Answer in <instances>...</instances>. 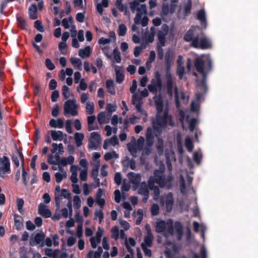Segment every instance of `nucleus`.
<instances>
[{"instance_id":"nucleus-1","label":"nucleus","mask_w":258,"mask_h":258,"mask_svg":"<svg viewBox=\"0 0 258 258\" xmlns=\"http://www.w3.org/2000/svg\"><path fill=\"white\" fill-rule=\"evenodd\" d=\"M157 113L156 121L153 123L154 129L159 133H161L163 128L167 127L168 123L171 126L174 125L172 120V116L169 114V110L167 108L163 111V102L161 95H159L155 100Z\"/></svg>"},{"instance_id":"nucleus-2","label":"nucleus","mask_w":258,"mask_h":258,"mask_svg":"<svg viewBox=\"0 0 258 258\" xmlns=\"http://www.w3.org/2000/svg\"><path fill=\"white\" fill-rule=\"evenodd\" d=\"M194 65L197 71L203 76V79L201 80V86L205 93L208 91V86L206 84L207 73L204 69V61L202 58L198 57L195 59Z\"/></svg>"},{"instance_id":"nucleus-3","label":"nucleus","mask_w":258,"mask_h":258,"mask_svg":"<svg viewBox=\"0 0 258 258\" xmlns=\"http://www.w3.org/2000/svg\"><path fill=\"white\" fill-rule=\"evenodd\" d=\"M154 175L151 176L148 180V183L151 184V181H153L154 184L157 183L160 187H163L166 184L165 176L162 172L158 169H156L153 173Z\"/></svg>"},{"instance_id":"nucleus-4","label":"nucleus","mask_w":258,"mask_h":258,"mask_svg":"<svg viewBox=\"0 0 258 258\" xmlns=\"http://www.w3.org/2000/svg\"><path fill=\"white\" fill-rule=\"evenodd\" d=\"M192 47L196 48L206 49L212 47V45L209 39L204 37L199 39V35L195 36V38L191 43Z\"/></svg>"},{"instance_id":"nucleus-5","label":"nucleus","mask_w":258,"mask_h":258,"mask_svg":"<svg viewBox=\"0 0 258 258\" xmlns=\"http://www.w3.org/2000/svg\"><path fill=\"white\" fill-rule=\"evenodd\" d=\"M78 105L75 99H69L64 104V114L67 116L68 114H71L73 116H76L78 114L77 111Z\"/></svg>"},{"instance_id":"nucleus-6","label":"nucleus","mask_w":258,"mask_h":258,"mask_svg":"<svg viewBox=\"0 0 258 258\" xmlns=\"http://www.w3.org/2000/svg\"><path fill=\"white\" fill-rule=\"evenodd\" d=\"M10 161L7 156L0 157V177L5 178L6 174H10L11 172L10 168Z\"/></svg>"},{"instance_id":"nucleus-7","label":"nucleus","mask_w":258,"mask_h":258,"mask_svg":"<svg viewBox=\"0 0 258 258\" xmlns=\"http://www.w3.org/2000/svg\"><path fill=\"white\" fill-rule=\"evenodd\" d=\"M160 203L162 206L165 205L167 212H170L173 209L174 204L173 196L172 192H168L165 197H161Z\"/></svg>"},{"instance_id":"nucleus-8","label":"nucleus","mask_w":258,"mask_h":258,"mask_svg":"<svg viewBox=\"0 0 258 258\" xmlns=\"http://www.w3.org/2000/svg\"><path fill=\"white\" fill-rule=\"evenodd\" d=\"M169 32V27L167 24H163L160 30L157 32L158 42L157 45L165 46L166 37Z\"/></svg>"},{"instance_id":"nucleus-9","label":"nucleus","mask_w":258,"mask_h":258,"mask_svg":"<svg viewBox=\"0 0 258 258\" xmlns=\"http://www.w3.org/2000/svg\"><path fill=\"white\" fill-rule=\"evenodd\" d=\"M45 235L43 232L37 233L35 234L33 239H30L29 243L30 245L33 246L36 244H40V246L42 247L45 246Z\"/></svg>"},{"instance_id":"nucleus-10","label":"nucleus","mask_w":258,"mask_h":258,"mask_svg":"<svg viewBox=\"0 0 258 258\" xmlns=\"http://www.w3.org/2000/svg\"><path fill=\"white\" fill-rule=\"evenodd\" d=\"M173 61V55L170 50L165 53V62L166 65V75L171 74L170 72L171 66Z\"/></svg>"},{"instance_id":"nucleus-11","label":"nucleus","mask_w":258,"mask_h":258,"mask_svg":"<svg viewBox=\"0 0 258 258\" xmlns=\"http://www.w3.org/2000/svg\"><path fill=\"white\" fill-rule=\"evenodd\" d=\"M39 214L44 218L51 217L52 214L50 210L47 208V206L43 203H40L38 206Z\"/></svg>"},{"instance_id":"nucleus-12","label":"nucleus","mask_w":258,"mask_h":258,"mask_svg":"<svg viewBox=\"0 0 258 258\" xmlns=\"http://www.w3.org/2000/svg\"><path fill=\"white\" fill-rule=\"evenodd\" d=\"M167 92L170 97H172L173 95V80L171 74L166 75Z\"/></svg>"},{"instance_id":"nucleus-13","label":"nucleus","mask_w":258,"mask_h":258,"mask_svg":"<svg viewBox=\"0 0 258 258\" xmlns=\"http://www.w3.org/2000/svg\"><path fill=\"white\" fill-rule=\"evenodd\" d=\"M146 137L147 144L149 146H152L154 143V136L153 130L151 127H148L147 128Z\"/></svg>"},{"instance_id":"nucleus-14","label":"nucleus","mask_w":258,"mask_h":258,"mask_svg":"<svg viewBox=\"0 0 258 258\" xmlns=\"http://www.w3.org/2000/svg\"><path fill=\"white\" fill-rule=\"evenodd\" d=\"M49 132L51 134V137L53 141H61L63 139L64 134L61 131L51 130Z\"/></svg>"},{"instance_id":"nucleus-15","label":"nucleus","mask_w":258,"mask_h":258,"mask_svg":"<svg viewBox=\"0 0 258 258\" xmlns=\"http://www.w3.org/2000/svg\"><path fill=\"white\" fill-rule=\"evenodd\" d=\"M122 67H115V71L116 75V81L119 84H121L124 80V75L121 70Z\"/></svg>"},{"instance_id":"nucleus-16","label":"nucleus","mask_w":258,"mask_h":258,"mask_svg":"<svg viewBox=\"0 0 258 258\" xmlns=\"http://www.w3.org/2000/svg\"><path fill=\"white\" fill-rule=\"evenodd\" d=\"M127 177L131 182L135 184H139L141 180V177L139 174H136L133 172H129Z\"/></svg>"},{"instance_id":"nucleus-17","label":"nucleus","mask_w":258,"mask_h":258,"mask_svg":"<svg viewBox=\"0 0 258 258\" xmlns=\"http://www.w3.org/2000/svg\"><path fill=\"white\" fill-rule=\"evenodd\" d=\"M155 79H153L151 83L153 85H154L155 86L158 88V89H161L162 86V83L161 76L158 71H157L155 73Z\"/></svg>"},{"instance_id":"nucleus-18","label":"nucleus","mask_w":258,"mask_h":258,"mask_svg":"<svg viewBox=\"0 0 258 258\" xmlns=\"http://www.w3.org/2000/svg\"><path fill=\"white\" fill-rule=\"evenodd\" d=\"M29 16L31 20H35L38 18L37 9L36 4H32L29 8Z\"/></svg>"},{"instance_id":"nucleus-19","label":"nucleus","mask_w":258,"mask_h":258,"mask_svg":"<svg viewBox=\"0 0 258 258\" xmlns=\"http://www.w3.org/2000/svg\"><path fill=\"white\" fill-rule=\"evenodd\" d=\"M49 125L54 128H61L63 126V122L61 118H58L57 120L55 119H51L49 121Z\"/></svg>"},{"instance_id":"nucleus-20","label":"nucleus","mask_w":258,"mask_h":258,"mask_svg":"<svg viewBox=\"0 0 258 258\" xmlns=\"http://www.w3.org/2000/svg\"><path fill=\"white\" fill-rule=\"evenodd\" d=\"M166 229V223L164 220H160L156 222L155 225L156 231L157 233L164 232Z\"/></svg>"},{"instance_id":"nucleus-21","label":"nucleus","mask_w":258,"mask_h":258,"mask_svg":"<svg viewBox=\"0 0 258 258\" xmlns=\"http://www.w3.org/2000/svg\"><path fill=\"white\" fill-rule=\"evenodd\" d=\"M91 53V49L90 46H86L84 49H80L79 51V55L82 58L88 57Z\"/></svg>"},{"instance_id":"nucleus-22","label":"nucleus","mask_w":258,"mask_h":258,"mask_svg":"<svg viewBox=\"0 0 258 258\" xmlns=\"http://www.w3.org/2000/svg\"><path fill=\"white\" fill-rule=\"evenodd\" d=\"M149 184H147L145 182H141L139 186L138 193L140 195L149 194Z\"/></svg>"},{"instance_id":"nucleus-23","label":"nucleus","mask_w":258,"mask_h":258,"mask_svg":"<svg viewBox=\"0 0 258 258\" xmlns=\"http://www.w3.org/2000/svg\"><path fill=\"white\" fill-rule=\"evenodd\" d=\"M106 87L109 93H110L111 95L115 94V89L114 87V83L112 80L109 79L106 81Z\"/></svg>"},{"instance_id":"nucleus-24","label":"nucleus","mask_w":258,"mask_h":258,"mask_svg":"<svg viewBox=\"0 0 258 258\" xmlns=\"http://www.w3.org/2000/svg\"><path fill=\"white\" fill-rule=\"evenodd\" d=\"M195 36L194 37V30L190 29H189L184 35L183 39L186 42H192L195 39Z\"/></svg>"},{"instance_id":"nucleus-25","label":"nucleus","mask_w":258,"mask_h":258,"mask_svg":"<svg viewBox=\"0 0 258 258\" xmlns=\"http://www.w3.org/2000/svg\"><path fill=\"white\" fill-rule=\"evenodd\" d=\"M15 226L16 229L19 230L23 226V218L21 216L15 215L14 217Z\"/></svg>"},{"instance_id":"nucleus-26","label":"nucleus","mask_w":258,"mask_h":258,"mask_svg":"<svg viewBox=\"0 0 258 258\" xmlns=\"http://www.w3.org/2000/svg\"><path fill=\"white\" fill-rule=\"evenodd\" d=\"M84 139V135L82 133H76L75 134V140L76 146L80 147L82 145V141Z\"/></svg>"},{"instance_id":"nucleus-27","label":"nucleus","mask_w":258,"mask_h":258,"mask_svg":"<svg viewBox=\"0 0 258 258\" xmlns=\"http://www.w3.org/2000/svg\"><path fill=\"white\" fill-rule=\"evenodd\" d=\"M150 189L154 191V199H157L160 195V190L158 186L154 184L153 181H151V184H149Z\"/></svg>"},{"instance_id":"nucleus-28","label":"nucleus","mask_w":258,"mask_h":258,"mask_svg":"<svg viewBox=\"0 0 258 258\" xmlns=\"http://www.w3.org/2000/svg\"><path fill=\"white\" fill-rule=\"evenodd\" d=\"M197 18L200 21L202 24L206 23V14L204 10H200L198 12Z\"/></svg>"},{"instance_id":"nucleus-29","label":"nucleus","mask_w":258,"mask_h":258,"mask_svg":"<svg viewBox=\"0 0 258 258\" xmlns=\"http://www.w3.org/2000/svg\"><path fill=\"white\" fill-rule=\"evenodd\" d=\"M96 117L94 115L89 116L87 118V122H88V130L89 131H91L94 130H95L96 128L94 127L92 124L95 120Z\"/></svg>"},{"instance_id":"nucleus-30","label":"nucleus","mask_w":258,"mask_h":258,"mask_svg":"<svg viewBox=\"0 0 258 258\" xmlns=\"http://www.w3.org/2000/svg\"><path fill=\"white\" fill-rule=\"evenodd\" d=\"M17 20L18 22V26L23 30H27V24L25 20L22 17H17Z\"/></svg>"},{"instance_id":"nucleus-31","label":"nucleus","mask_w":258,"mask_h":258,"mask_svg":"<svg viewBox=\"0 0 258 258\" xmlns=\"http://www.w3.org/2000/svg\"><path fill=\"white\" fill-rule=\"evenodd\" d=\"M86 111L88 114H92L94 111V104L93 102H88L86 104Z\"/></svg>"},{"instance_id":"nucleus-32","label":"nucleus","mask_w":258,"mask_h":258,"mask_svg":"<svg viewBox=\"0 0 258 258\" xmlns=\"http://www.w3.org/2000/svg\"><path fill=\"white\" fill-rule=\"evenodd\" d=\"M155 35L153 33H149L148 32L145 33V39L146 43H151L154 41Z\"/></svg>"},{"instance_id":"nucleus-33","label":"nucleus","mask_w":258,"mask_h":258,"mask_svg":"<svg viewBox=\"0 0 258 258\" xmlns=\"http://www.w3.org/2000/svg\"><path fill=\"white\" fill-rule=\"evenodd\" d=\"M67 174L66 171L63 172V173H60V172H56L55 174V178L56 182L58 183L61 182L63 178L67 177Z\"/></svg>"},{"instance_id":"nucleus-34","label":"nucleus","mask_w":258,"mask_h":258,"mask_svg":"<svg viewBox=\"0 0 258 258\" xmlns=\"http://www.w3.org/2000/svg\"><path fill=\"white\" fill-rule=\"evenodd\" d=\"M113 58L117 63H120L121 60L120 53L117 48H114L113 50Z\"/></svg>"},{"instance_id":"nucleus-35","label":"nucleus","mask_w":258,"mask_h":258,"mask_svg":"<svg viewBox=\"0 0 258 258\" xmlns=\"http://www.w3.org/2000/svg\"><path fill=\"white\" fill-rule=\"evenodd\" d=\"M111 237L112 238L117 239L119 237V229L117 226L113 227L111 230Z\"/></svg>"},{"instance_id":"nucleus-36","label":"nucleus","mask_w":258,"mask_h":258,"mask_svg":"<svg viewBox=\"0 0 258 258\" xmlns=\"http://www.w3.org/2000/svg\"><path fill=\"white\" fill-rule=\"evenodd\" d=\"M70 88L66 85H63L62 87V94L64 99H67L70 97Z\"/></svg>"},{"instance_id":"nucleus-37","label":"nucleus","mask_w":258,"mask_h":258,"mask_svg":"<svg viewBox=\"0 0 258 258\" xmlns=\"http://www.w3.org/2000/svg\"><path fill=\"white\" fill-rule=\"evenodd\" d=\"M185 146L188 151L191 152L194 148V144L191 140L189 138H186L185 140Z\"/></svg>"},{"instance_id":"nucleus-38","label":"nucleus","mask_w":258,"mask_h":258,"mask_svg":"<svg viewBox=\"0 0 258 258\" xmlns=\"http://www.w3.org/2000/svg\"><path fill=\"white\" fill-rule=\"evenodd\" d=\"M153 235H147L144 237V242L142 244H145L146 247H151L152 245Z\"/></svg>"},{"instance_id":"nucleus-39","label":"nucleus","mask_w":258,"mask_h":258,"mask_svg":"<svg viewBox=\"0 0 258 258\" xmlns=\"http://www.w3.org/2000/svg\"><path fill=\"white\" fill-rule=\"evenodd\" d=\"M127 31V28L126 26L123 24H121L119 25L118 29V34L119 36H124L126 33Z\"/></svg>"},{"instance_id":"nucleus-40","label":"nucleus","mask_w":258,"mask_h":258,"mask_svg":"<svg viewBox=\"0 0 258 258\" xmlns=\"http://www.w3.org/2000/svg\"><path fill=\"white\" fill-rule=\"evenodd\" d=\"M191 9V2L187 3L184 6L183 9L184 16L187 17L190 14Z\"/></svg>"},{"instance_id":"nucleus-41","label":"nucleus","mask_w":258,"mask_h":258,"mask_svg":"<svg viewBox=\"0 0 258 258\" xmlns=\"http://www.w3.org/2000/svg\"><path fill=\"white\" fill-rule=\"evenodd\" d=\"M91 139L96 141L98 144H101V136L100 134L97 132H92L91 133Z\"/></svg>"},{"instance_id":"nucleus-42","label":"nucleus","mask_w":258,"mask_h":258,"mask_svg":"<svg viewBox=\"0 0 258 258\" xmlns=\"http://www.w3.org/2000/svg\"><path fill=\"white\" fill-rule=\"evenodd\" d=\"M81 206V200L78 196L74 197V207L75 209H79Z\"/></svg>"},{"instance_id":"nucleus-43","label":"nucleus","mask_w":258,"mask_h":258,"mask_svg":"<svg viewBox=\"0 0 258 258\" xmlns=\"http://www.w3.org/2000/svg\"><path fill=\"white\" fill-rule=\"evenodd\" d=\"M70 61L73 66L78 68L80 67L82 64L81 60L79 58L72 57L71 58Z\"/></svg>"},{"instance_id":"nucleus-44","label":"nucleus","mask_w":258,"mask_h":258,"mask_svg":"<svg viewBox=\"0 0 258 258\" xmlns=\"http://www.w3.org/2000/svg\"><path fill=\"white\" fill-rule=\"evenodd\" d=\"M100 144H98V143L96 141L90 139L89 141L88 146V149L89 150L96 149Z\"/></svg>"},{"instance_id":"nucleus-45","label":"nucleus","mask_w":258,"mask_h":258,"mask_svg":"<svg viewBox=\"0 0 258 258\" xmlns=\"http://www.w3.org/2000/svg\"><path fill=\"white\" fill-rule=\"evenodd\" d=\"M148 89L150 92H151L152 93H153V94H154L155 95V97H154V99L155 100L156 97H158V96H157V94L158 88L157 87H156V86H155L154 85H153L151 83L148 86Z\"/></svg>"},{"instance_id":"nucleus-46","label":"nucleus","mask_w":258,"mask_h":258,"mask_svg":"<svg viewBox=\"0 0 258 258\" xmlns=\"http://www.w3.org/2000/svg\"><path fill=\"white\" fill-rule=\"evenodd\" d=\"M34 27L40 32L44 31V27L40 20H37L34 22Z\"/></svg>"},{"instance_id":"nucleus-47","label":"nucleus","mask_w":258,"mask_h":258,"mask_svg":"<svg viewBox=\"0 0 258 258\" xmlns=\"http://www.w3.org/2000/svg\"><path fill=\"white\" fill-rule=\"evenodd\" d=\"M151 212L152 216H156L159 213V207L158 204H154L151 208Z\"/></svg>"},{"instance_id":"nucleus-48","label":"nucleus","mask_w":258,"mask_h":258,"mask_svg":"<svg viewBox=\"0 0 258 258\" xmlns=\"http://www.w3.org/2000/svg\"><path fill=\"white\" fill-rule=\"evenodd\" d=\"M99 166L100 164L99 163H98L96 165L95 167L92 169L91 171V176L94 179L97 178L98 177Z\"/></svg>"},{"instance_id":"nucleus-49","label":"nucleus","mask_w":258,"mask_h":258,"mask_svg":"<svg viewBox=\"0 0 258 258\" xmlns=\"http://www.w3.org/2000/svg\"><path fill=\"white\" fill-rule=\"evenodd\" d=\"M130 9L132 13H135L136 10H138L139 6V3L137 1H134L130 3Z\"/></svg>"},{"instance_id":"nucleus-50","label":"nucleus","mask_w":258,"mask_h":258,"mask_svg":"<svg viewBox=\"0 0 258 258\" xmlns=\"http://www.w3.org/2000/svg\"><path fill=\"white\" fill-rule=\"evenodd\" d=\"M45 64L46 68L49 70H53L55 69V66L49 58H46L45 61Z\"/></svg>"},{"instance_id":"nucleus-51","label":"nucleus","mask_w":258,"mask_h":258,"mask_svg":"<svg viewBox=\"0 0 258 258\" xmlns=\"http://www.w3.org/2000/svg\"><path fill=\"white\" fill-rule=\"evenodd\" d=\"M164 46L157 45V56L159 59L162 60L163 58V49Z\"/></svg>"},{"instance_id":"nucleus-52","label":"nucleus","mask_w":258,"mask_h":258,"mask_svg":"<svg viewBox=\"0 0 258 258\" xmlns=\"http://www.w3.org/2000/svg\"><path fill=\"white\" fill-rule=\"evenodd\" d=\"M114 157H118V155L116 154L115 152H113L112 153L107 152L105 154L104 158L106 161H109L112 159Z\"/></svg>"},{"instance_id":"nucleus-53","label":"nucleus","mask_w":258,"mask_h":258,"mask_svg":"<svg viewBox=\"0 0 258 258\" xmlns=\"http://www.w3.org/2000/svg\"><path fill=\"white\" fill-rule=\"evenodd\" d=\"M72 120L71 119H68L66 122V130L69 134L73 133V129L72 127Z\"/></svg>"},{"instance_id":"nucleus-54","label":"nucleus","mask_w":258,"mask_h":258,"mask_svg":"<svg viewBox=\"0 0 258 258\" xmlns=\"http://www.w3.org/2000/svg\"><path fill=\"white\" fill-rule=\"evenodd\" d=\"M95 216L99 219V223H101L104 218V214L102 210L95 211Z\"/></svg>"},{"instance_id":"nucleus-55","label":"nucleus","mask_w":258,"mask_h":258,"mask_svg":"<svg viewBox=\"0 0 258 258\" xmlns=\"http://www.w3.org/2000/svg\"><path fill=\"white\" fill-rule=\"evenodd\" d=\"M83 224L79 223L77 226L76 234L78 238H80L83 235Z\"/></svg>"},{"instance_id":"nucleus-56","label":"nucleus","mask_w":258,"mask_h":258,"mask_svg":"<svg viewBox=\"0 0 258 258\" xmlns=\"http://www.w3.org/2000/svg\"><path fill=\"white\" fill-rule=\"evenodd\" d=\"M88 171L87 169H83L80 173V178L82 181H86L87 179Z\"/></svg>"},{"instance_id":"nucleus-57","label":"nucleus","mask_w":258,"mask_h":258,"mask_svg":"<svg viewBox=\"0 0 258 258\" xmlns=\"http://www.w3.org/2000/svg\"><path fill=\"white\" fill-rule=\"evenodd\" d=\"M128 149L131 154L134 158L137 157V148L135 145L129 146Z\"/></svg>"},{"instance_id":"nucleus-58","label":"nucleus","mask_w":258,"mask_h":258,"mask_svg":"<svg viewBox=\"0 0 258 258\" xmlns=\"http://www.w3.org/2000/svg\"><path fill=\"white\" fill-rule=\"evenodd\" d=\"M40 138V131L39 129H36L34 132V135L33 137V142L34 144L36 145L37 144L38 141Z\"/></svg>"},{"instance_id":"nucleus-59","label":"nucleus","mask_w":258,"mask_h":258,"mask_svg":"<svg viewBox=\"0 0 258 258\" xmlns=\"http://www.w3.org/2000/svg\"><path fill=\"white\" fill-rule=\"evenodd\" d=\"M59 96V93L58 91L54 90L51 94V100L53 102H55L57 101L58 98Z\"/></svg>"},{"instance_id":"nucleus-60","label":"nucleus","mask_w":258,"mask_h":258,"mask_svg":"<svg viewBox=\"0 0 258 258\" xmlns=\"http://www.w3.org/2000/svg\"><path fill=\"white\" fill-rule=\"evenodd\" d=\"M145 244H141V247L144 252V254L146 256H152V251L150 249H149L147 248V247H146Z\"/></svg>"},{"instance_id":"nucleus-61","label":"nucleus","mask_w":258,"mask_h":258,"mask_svg":"<svg viewBox=\"0 0 258 258\" xmlns=\"http://www.w3.org/2000/svg\"><path fill=\"white\" fill-rule=\"evenodd\" d=\"M24 202L22 199L19 198V199H17V209L20 213L22 212V208L24 205Z\"/></svg>"},{"instance_id":"nucleus-62","label":"nucleus","mask_w":258,"mask_h":258,"mask_svg":"<svg viewBox=\"0 0 258 258\" xmlns=\"http://www.w3.org/2000/svg\"><path fill=\"white\" fill-rule=\"evenodd\" d=\"M202 156L198 152H195L193 155L194 161L198 164H200L201 162Z\"/></svg>"},{"instance_id":"nucleus-63","label":"nucleus","mask_w":258,"mask_h":258,"mask_svg":"<svg viewBox=\"0 0 258 258\" xmlns=\"http://www.w3.org/2000/svg\"><path fill=\"white\" fill-rule=\"evenodd\" d=\"M175 227L176 230L177 232L179 234L181 235L182 234V226L180 222L176 221L175 223Z\"/></svg>"},{"instance_id":"nucleus-64","label":"nucleus","mask_w":258,"mask_h":258,"mask_svg":"<svg viewBox=\"0 0 258 258\" xmlns=\"http://www.w3.org/2000/svg\"><path fill=\"white\" fill-rule=\"evenodd\" d=\"M61 196L67 199H71V193L68 189L65 188H63L61 190Z\"/></svg>"}]
</instances>
